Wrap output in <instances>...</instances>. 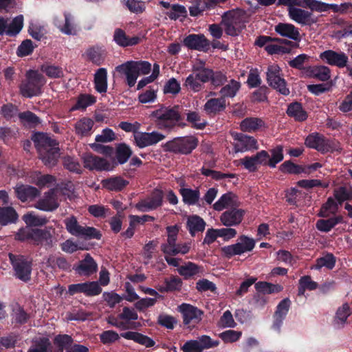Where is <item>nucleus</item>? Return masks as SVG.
Masks as SVG:
<instances>
[{
	"mask_svg": "<svg viewBox=\"0 0 352 352\" xmlns=\"http://www.w3.org/2000/svg\"><path fill=\"white\" fill-rule=\"evenodd\" d=\"M116 70L125 75L130 87L135 85L140 75L148 74L151 70V65L148 61H127L116 67Z\"/></svg>",
	"mask_w": 352,
	"mask_h": 352,
	"instance_id": "obj_1",
	"label": "nucleus"
},
{
	"mask_svg": "<svg viewBox=\"0 0 352 352\" xmlns=\"http://www.w3.org/2000/svg\"><path fill=\"white\" fill-rule=\"evenodd\" d=\"M46 83L45 77L37 71L30 70L26 74V80L20 86L21 94L26 98L38 96Z\"/></svg>",
	"mask_w": 352,
	"mask_h": 352,
	"instance_id": "obj_2",
	"label": "nucleus"
},
{
	"mask_svg": "<svg viewBox=\"0 0 352 352\" xmlns=\"http://www.w3.org/2000/svg\"><path fill=\"white\" fill-rule=\"evenodd\" d=\"M246 13L241 9H236L226 12L222 17V25L225 32L230 36H236L245 22Z\"/></svg>",
	"mask_w": 352,
	"mask_h": 352,
	"instance_id": "obj_3",
	"label": "nucleus"
},
{
	"mask_svg": "<svg viewBox=\"0 0 352 352\" xmlns=\"http://www.w3.org/2000/svg\"><path fill=\"white\" fill-rule=\"evenodd\" d=\"M305 145L321 153L338 151L341 149L340 143L336 140L326 139L318 133L309 134L305 139Z\"/></svg>",
	"mask_w": 352,
	"mask_h": 352,
	"instance_id": "obj_4",
	"label": "nucleus"
},
{
	"mask_svg": "<svg viewBox=\"0 0 352 352\" xmlns=\"http://www.w3.org/2000/svg\"><path fill=\"white\" fill-rule=\"evenodd\" d=\"M64 223L67 232L72 235L85 239H100L101 237V234L98 230L93 227L80 226L74 216L66 218L64 220Z\"/></svg>",
	"mask_w": 352,
	"mask_h": 352,
	"instance_id": "obj_5",
	"label": "nucleus"
},
{
	"mask_svg": "<svg viewBox=\"0 0 352 352\" xmlns=\"http://www.w3.org/2000/svg\"><path fill=\"white\" fill-rule=\"evenodd\" d=\"M152 116L160 129L172 127L179 120L176 107H162L152 113Z\"/></svg>",
	"mask_w": 352,
	"mask_h": 352,
	"instance_id": "obj_6",
	"label": "nucleus"
},
{
	"mask_svg": "<svg viewBox=\"0 0 352 352\" xmlns=\"http://www.w3.org/2000/svg\"><path fill=\"white\" fill-rule=\"evenodd\" d=\"M254 239L245 235H242L239 238L238 241L235 244L224 246L221 248V251L225 256L232 257L250 252L254 249Z\"/></svg>",
	"mask_w": 352,
	"mask_h": 352,
	"instance_id": "obj_7",
	"label": "nucleus"
},
{
	"mask_svg": "<svg viewBox=\"0 0 352 352\" xmlns=\"http://www.w3.org/2000/svg\"><path fill=\"white\" fill-rule=\"evenodd\" d=\"M197 146V140L193 136L175 138L165 144L167 151L182 154H188Z\"/></svg>",
	"mask_w": 352,
	"mask_h": 352,
	"instance_id": "obj_8",
	"label": "nucleus"
},
{
	"mask_svg": "<svg viewBox=\"0 0 352 352\" xmlns=\"http://www.w3.org/2000/svg\"><path fill=\"white\" fill-rule=\"evenodd\" d=\"M267 80L270 86L283 95H288L289 90L287 87L286 82L281 74L280 67L276 64L268 67L267 71Z\"/></svg>",
	"mask_w": 352,
	"mask_h": 352,
	"instance_id": "obj_9",
	"label": "nucleus"
},
{
	"mask_svg": "<svg viewBox=\"0 0 352 352\" xmlns=\"http://www.w3.org/2000/svg\"><path fill=\"white\" fill-rule=\"evenodd\" d=\"M9 258L13 266L16 277L25 282L29 280L32 273L31 262L23 256H16L10 254Z\"/></svg>",
	"mask_w": 352,
	"mask_h": 352,
	"instance_id": "obj_10",
	"label": "nucleus"
},
{
	"mask_svg": "<svg viewBox=\"0 0 352 352\" xmlns=\"http://www.w3.org/2000/svg\"><path fill=\"white\" fill-rule=\"evenodd\" d=\"M219 344L218 341L213 340L210 336L203 335L196 340H187L182 346L183 352H203Z\"/></svg>",
	"mask_w": 352,
	"mask_h": 352,
	"instance_id": "obj_11",
	"label": "nucleus"
},
{
	"mask_svg": "<svg viewBox=\"0 0 352 352\" xmlns=\"http://www.w3.org/2000/svg\"><path fill=\"white\" fill-rule=\"evenodd\" d=\"M287 12L292 21L302 26H311L318 22V18L311 12L298 6L290 8Z\"/></svg>",
	"mask_w": 352,
	"mask_h": 352,
	"instance_id": "obj_12",
	"label": "nucleus"
},
{
	"mask_svg": "<svg viewBox=\"0 0 352 352\" xmlns=\"http://www.w3.org/2000/svg\"><path fill=\"white\" fill-rule=\"evenodd\" d=\"M179 311L182 314L184 324L189 329L195 327L201 320L202 311L194 306L182 304L179 306Z\"/></svg>",
	"mask_w": 352,
	"mask_h": 352,
	"instance_id": "obj_13",
	"label": "nucleus"
},
{
	"mask_svg": "<svg viewBox=\"0 0 352 352\" xmlns=\"http://www.w3.org/2000/svg\"><path fill=\"white\" fill-rule=\"evenodd\" d=\"M23 25V16L19 15L10 22L8 18L0 15V36L4 34L10 36H16L21 30Z\"/></svg>",
	"mask_w": 352,
	"mask_h": 352,
	"instance_id": "obj_14",
	"label": "nucleus"
},
{
	"mask_svg": "<svg viewBox=\"0 0 352 352\" xmlns=\"http://www.w3.org/2000/svg\"><path fill=\"white\" fill-rule=\"evenodd\" d=\"M133 138L135 144L139 148H144L158 143L163 140L165 136L157 131L151 133L138 131L133 134Z\"/></svg>",
	"mask_w": 352,
	"mask_h": 352,
	"instance_id": "obj_15",
	"label": "nucleus"
},
{
	"mask_svg": "<svg viewBox=\"0 0 352 352\" xmlns=\"http://www.w3.org/2000/svg\"><path fill=\"white\" fill-rule=\"evenodd\" d=\"M320 59L326 63L343 68L346 66L349 60L347 55L343 52L326 50L320 54Z\"/></svg>",
	"mask_w": 352,
	"mask_h": 352,
	"instance_id": "obj_16",
	"label": "nucleus"
},
{
	"mask_svg": "<svg viewBox=\"0 0 352 352\" xmlns=\"http://www.w3.org/2000/svg\"><path fill=\"white\" fill-rule=\"evenodd\" d=\"M58 189H52L46 192L43 197L39 199L35 207L43 211H52L58 207Z\"/></svg>",
	"mask_w": 352,
	"mask_h": 352,
	"instance_id": "obj_17",
	"label": "nucleus"
},
{
	"mask_svg": "<svg viewBox=\"0 0 352 352\" xmlns=\"http://www.w3.org/2000/svg\"><path fill=\"white\" fill-rule=\"evenodd\" d=\"M232 135L234 140L233 145L236 153H242L258 148L257 142L253 137L238 133H232Z\"/></svg>",
	"mask_w": 352,
	"mask_h": 352,
	"instance_id": "obj_18",
	"label": "nucleus"
},
{
	"mask_svg": "<svg viewBox=\"0 0 352 352\" xmlns=\"http://www.w3.org/2000/svg\"><path fill=\"white\" fill-rule=\"evenodd\" d=\"M244 214L243 210L234 207L223 212L219 219L221 223L226 227L235 226L241 223Z\"/></svg>",
	"mask_w": 352,
	"mask_h": 352,
	"instance_id": "obj_19",
	"label": "nucleus"
},
{
	"mask_svg": "<svg viewBox=\"0 0 352 352\" xmlns=\"http://www.w3.org/2000/svg\"><path fill=\"white\" fill-rule=\"evenodd\" d=\"M82 160L84 166L89 170H110L112 169L111 163L107 160L91 153L85 154Z\"/></svg>",
	"mask_w": 352,
	"mask_h": 352,
	"instance_id": "obj_20",
	"label": "nucleus"
},
{
	"mask_svg": "<svg viewBox=\"0 0 352 352\" xmlns=\"http://www.w3.org/2000/svg\"><path fill=\"white\" fill-rule=\"evenodd\" d=\"M101 287L97 282H87L70 285L68 287V292L70 295L78 293H83L86 296H96L101 292Z\"/></svg>",
	"mask_w": 352,
	"mask_h": 352,
	"instance_id": "obj_21",
	"label": "nucleus"
},
{
	"mask_svg": "<svg viewBox=\"0 0 352 352\" xmlns=\"http://www.w3.org/2000/svg\"><path fill=\"white\" fill-rule=\"evenodd\" d=\"M291 307V300L288 298H284L277 305L276 309L273 316V324L272 329L276 331H279L286 316Z\"/></svg>",
	"mask_w": 352,
	"mask_h": 352,
	"instance_id": "obj_22",
	"label": "nucleus"
},
{
	"mask_svg": "<svg viewBox=\"0 0 352 352\" xmlns=\"http://www.w3.org/2000/svg\"><path fill=\"white\" fill-rule=\"evenodd\" d=\"M54 25L65 34H76V26L72 16L69 13L56 16L54 20Z\"/></svg>",
	"mask_w": 352,
	"mask_h": 352,
	"instance_id": "obj_23",
	"label": "nucleus"
},
{
	"mask_svg": "<svg viewBox=\"0 0 352 352\" xmlns=\"http://www.w3.org/2000/svg\"><path fill=\"white\" fill-rule=\"evenodd\" d=\"M184 44L199 51H206L210 47V41L203 34H190L184 39Z\"/></svg>",
	"mask_w": 352,
	"mask_h": 352,
	"instance_id": "obj_24",
	"label": "nucleus"
},
{
	"mask_svg": "<svg viewBox=\"0 0 352 352\" xmlns=\"http://www.w3.org/2000/svg\"><path fill=\"white\" fill-rule=\"evenodd\" d=\"M35 146L38 153L46 150H50L52 147H58V143L55 140L52 139L47 134L43 133H35L32 137Z\"/></svg>",
	"mask_w": 352,
	"mask_h": 352,
	"instance_id": "obj_25",
	"label": "nucleus"
},
{
	"mask_svg": "<svg viewBox=\"0 0 352 352\" xmlns=\"http://www.w3.org/2000/svg\"><path fill=\"white\" fill-rule=\"evenodd\" d=\"M35 146L38 153L46 150H50L52 147H58V143L55 140L52 139L47 134L43 133H35L32 137Z\"/></svg>",
	"mask_w": 352,
	"mask_h": 352,
	"instance_id": "obj_26",
	"label": "nucleus"
},
{
	"mask_svg": "<svg viewBox=\"0 0 352 352\" xmlns=\"http://www.w3.org/2000/svg\"><path fill=\"white\" fill-rule=\"evenodd\" d=\"M162 195L160 192L154 193L151 197L139 201L136 208L141 212H148L156 209L162 205Z\"/></svg>",
	"mask_w": 352,
	"mask_h": 352,
	"instance_id": "obj_27",
	"label": "nucleus"
},
{
	"mask_svg": "<svg viewBox=\"0 0 352 352\" xmlns=\"http://www.w3.org/2000/svg\"><path fill=\"white\" fill-rule=\"evenodd\" d=\"M14 191L18 199L23 202L32 200L40 194V191L36 188L21 184L16 186Z\"/></svg>",
	"mask_w": 352,
	"mask_h": 352,
	"instance_id": "obj_28",
	"label": "nucleus"
},
{
	"mask_svg": "<svg viewBox=\"0 0 352 352\" xmlns=\"http://www.w3.org/2000/svg\"><path fill=\"white\" fill-rule=\"evenodd\" d=\"M239 206V201L235 195L232 192L223 194L214 204L213 208L217 211H221L229 208Z\"/></svg>",
	"mask_w": 352,
	"mask_h": 352,
	"instance_id": "obj_29",
	"label": "nucleus"
},
{
	"mask_svg": "<svg viewBox=\"0 0 352 352\" xmlns=\"http://www.w3.org/2000/svg\"><path fill=\"white\" fill-rule=\"evenodd\" d=\"M97 264L89 254L80 261L79 264L74 267L76 272L80 276H88L97 271Z\"/></svg>",
	"mask_w": 352,
	"mask_h": 352,
	"instance_id": "obj_30",
	"label": "nucleus"
},
{
	"mask_svg": "<svg viewBox=\"0 0 352 352\" xmlns=\"http://www.w3.org/2000/svg\"><path fill=\"white\" fill-rule=\"evenodd\" d=\"M275 31L282 36L298 41L300 38L298 28L293 24L280 23L275 26Z\"/></svg>",
	"mask_w": 352,
	"mask_h": 352,
	"instance_id": "obj_31",
	"label": "nucleus"
},
{
	"mask_svg": "<svg viewBox=\"0 0 352 352\" xmlns=\"http://www.w3.org/2000/svg\"><path fill=\"white\" fill-rule=\"evenodd\" d=\"M344 222V217L342 215H336L327 219L318 220L316 226L318 230L324 232H328L336 225Z\"/></svg>",
	"mask_w": 352,
	"mask_h": 352,
	"instance_id": "obj_32",
	"label": "nucleus"
},
{
	"mask_svg": "<svg viewBox=\"0 0 352 352\" xmlns=\"http://www.w3.org/2000/svg\"><path fill=\"white\" fill-rule=\"evenodd\" d=\"M226 107V99L222 98H211L208 100L204 106V111L208 114H217L223 111Z\"/></svg>",
	"mask_w": 352,
	"mask_h": 352,
	"instance_id": "obj_33",
	"label": "nucleus"
},
{
	"mask_svg": "<svg viewBox=\"0 0 352 352\" xmlns=\"http://www.w3.org/2000/svg\"><path fill=\"white\" fill-rule=\"evenodd\" d=\"M129 184L128 181L122 177H111L102 181V186L111 191H120Z\"/></svg>",
	"mask_w": 352,
	"mask_h": 352,
	"instance_id": "obj_34",
	"label": "nucleus"
},
{
	"mask_svg": "<svg viewBox=\"0 0 352 352\" xmlns=\"http://www.w3.org/2000/svg\"><path fill=\"white\" fill-rule=\"evenodd\" d=\"M29 182L34 184L39 188L49 187L54 182V178L50 175H42L39 172H32L28 175Z\"/></svg>",
	"mask_w": 352,
	"mask_h": 352,
	"instance_id": "obj_35",
	"label": "nucleus"
},
{
	"mask_svg": "<svg viewBox=\"0 0 352 352\" xmlns=\"http://www.w3.org/2000/svg\"><path fill=\"white\" fill-rule=\"evenodd\" d=\"M121 336L125 339L133 340L146 347H151L155 344V342L151 338L138 332L127 331L122 333Z\"/></svg>",
	"mask_w": 352,
	"mask_h": 352,
	"instance_id": "obj_36",
	"label": "nucleus"
},
{
	"mask_svg": "<svg viewBox=\"0 0 352 352\" xmlns=\"http://www.w3.org/2000/svg\"><path fill=\"white\" fill-rule=\"evenodd\" d=\"M114 41L120 46L127 47L138 43L140 38L138 36L128 37L123 30L117 29L114 32Z\"/></svg>",
	"mask_w": 352,
	"mask_h": 352,
	"instance_id": "obj_37",
	"label": "nucleus"
},
{
	"mask_svg": "<svg viewBox=\"0 0 352 352\" xmlns=\"http://www.w3.org/2000/svg\"><path fill=\"white\" fill-rule=\"evenodd\" d=\"M40 158L45 165L52 167L54 166L60 156L58 147H52L50 150H46L39 153Z\"/></svg>",
	"mask_w": 352,
	"mask_h": 352,
	"instance_id": "obj_38",
	"label": "nucleus"
},
{
	"mask_svg": "<svg viewBox=\"0 0 352 352\" xmlns=\"http://www.w3.org/2000/svg\"><path fill=\"white\" fill-rule=\"evenodd\" d=\"M339 204L333 197H329L327 201L322 204L318 215L322 217H328L330 215L336 216Z\"/></svg>",
	"mask_w": 352,
	"mask_h": 352,
	"instance_id": "obj_39",
	"label": "nucleus"
},
{
	"mask_svg": "<svg viewBox=\"0 0 352 352\" xmlns=\"http://www.w3.org/2000/svg\"><path fill=\"white\" fill-rule=\"evenodd\" d=\"M95 88L99 93H105L107 89V72L104 68L97 70L94 77Z\"/></svg>",
	"mask_w": 352,
	"mask_h": 352,
	"instance_id": "obj_40",
	"label": "nucleus"
},
{
	"mask_svg": "<svg viewBox=\"0 0 352 352\" xmlns=\"http://www.w3.org/2000/svg\"><path fill=\"white\" fill-rule=\"evenodd\" d=\"M264 126V122L258 118H247L240 124L241 129L245 132H254Z\"/></svg>",
	"mask_w": 352,
	"mask_h": 352,
	"instance_id": "obj_41",
	"label": "nucleus"
},
{
	"mask_svg": "<svg viewBox=\"0 0 352 352\" xmlns=\"http://www.w3.org/2000/svg\"><path fill=\"white\" fill-rule=\"evenodd\" d=\"M206 223L199 216H190L187 220V226L192 236H194L197 232H202L205 228Z\"/></svg>",
	"mask_w": 352,
	"mask_h": 352,
	"instance_id": "obj_42",
	"label": "nucleus"
},
{
	"mask_svg": "<svg viewBox=\"0 0 352 352\" xmlns=\"http://www.w3.org/2000/svg\"><path fill=\"white\" fill-rule=\"evenodd\" d=\"M308 74L314 78H316L322 81L327 80L330 78V69L327 66L310 67L307 69Z\"/></svg>",
	"mask_w": 352,
	"mask_h": 352,
	"instance_id": "obj_43",
	"label": "nucleus"
},
{
	"mask_svg": "<svg viewBox=\"0 0 352 352\" xmlns=\"http://www.w3.org/2000/svg\"><path fill=\"white\" fill-rule=\"evenodd\" d=\"M94 126V121L88 118H83L76 123L75 131L76 134L80 136L90 135Z\"/></svg>",
	"mask_w": 352,
	"mask_h": 352,
	"instance_id": "obj_44",
	"label": "nucleus"
},
{
	"mask_svg": "<svg viewBox=\"0 0 352 352\" xmlns=\"http://www.w3.org/2000/svg\"><path fill=\"white\" fill-rule=\"evenodd\" d=\"M18 219V214L12 207H0V223L2 225L15 223Z\"/></svg>",
	"mask_w": 352,
	"mask_h": 352,
	"instance_id": "obj_45",
	"label": "nucleus"
},
{
	"mask_svg": "<svg viewBox=\"0 0 352 352\" xmlns=\"http://www.w3.org/2000/svg\"><path fill=\"white\" fill-rule=\"evenodd\" d=\"M183 201L188 205H195L198 202L200 193L197 189L182 188L179 190Z\"/></svg>",
	"mask_w": 352,
	"mask_h": 352,
	"instance_id": "obj_46",
	"label": "nucleus"
},
{
	"mask_svg": "<svg viewBox=\"0 0 352 352\" xmlns=\"http://www.w3.org/2000/svg\"><path fill=\"white\" fill-rule=\"evenodd\" d=\"M167 230V241L161 246L162 251L165 253L166 250H168L175 245L179 232V227L177 226H168Z\"/></svg>",
	"mask_w": 352,
	"mask_h": 352,
	"instance_id": "obj_47",
	"label": "nucleus"
},
{
	"mask_svg": "<svg viewBox=\"0 0 352 352\" xmlns=\"http://www.w3.org/2000/svg\"><path fill=\"white\" fill-rule=\"evenodd\" d=\"M241 87L239 82L235 80H231L227 85L223 86L221 90L220 94L221 97L226 99V98H234Z\"/></svg>",
	"mask_w": 352,
	"mask_h": 352,
	"instance_id": "obj_48",
	"label": "nucleus"
},
{
	"mask_svg": "<svg viewBox=\"0 0 352 352\" xmlns=\"http://www.w3.org/2000/svg\"><path fill=\"white\" fill-rule=\"evenodd\" d=\"M287 113L289 116L293 117L297 121H304L307 117L301 104L298 102L291 104L287 108Z\"/></svg>",
	"mask_w": 352,
	"mask_h": 352,
	"instance_id": "obj_49",
	"label": "nucleus"
},
{
	"mask_svg": "<svg viewBox=\"0 0 352 352\" xmlns=\"http://www.w3.org/2000/svg\"><path fill=\"white\" fill-rule=\"evenodd\" d=\"M256 289L264 294H273V293H278L283 291V287L278 284H272L267 282H258L255 284Z\"/></svg>",
	"mask_w": 352,
	"mask_h": 352,
	"instance_id": "obj_50",
	"label": "nucleus"
},
{
	"mask_svg": "<svg viewBox=\"0 0 352 352\" xmlns=\"http://www.w3.org/2000/svg\"><path fill=\"white\" fill-rule=\"evenodd\" d=\"M351 314L349 305L347 303L340 307L336 314L335 322L339 327H343L346 322L348 317Z\"/></svg>",
	"mask_w": 352,
	"mask_h": 352,
	"instance_id": "obj_51",
	"label": "nucleus"
},
{
	"mask_svg": "<svg viewBox=\"0 0 352 352\" xmlns=\"http://www.w3.org/2000/svg\"><path fill=\"white\" fill-rule=\"evenodd\" d=\"M23 220L30 228L45 225L47 220L43 217L36 215L34 212H28L23 216Z\"/></svg>",
	"mask_w": 352,
	"mask_h": 352,
	"instance_id": "obj_52",
	"label": "nucleus"
},
{
	"mask_svg": "<svg viewBox=\"0 0 352 352\" xmlns=\"http://www.w3.org/2000/svg\"><path fill=\"white\" fill-rule=\"evenodd\" d=\"M193 71L196 73L197 76L199 78L201 83L210 81L212 76V70L205 68L203 66V63L200 62L193 66Z\"/></svg>",
	"mask_w": 352,
	"mask_h": 352,
	"instance_id": "obj_53",
	"label": "nucleus"
},
{
	"mask_svg": "<svg viewBox=\"0 0 352 352\" xmlns=\"http://www.w3.org/2000/svg\"><path fill=\"white\" fill-rule=\"evenodd\" d=\"M41 69L51 78H60L64 75L62 67L54 65H43Z\"/></svg>",
	"mask_w": 352,
	"mask_h": 352,
	"instance_id": "obj_54",
	"label": "nucleus"
},
{
	"mask_svg": "<svg viewBox=\"0 0 352 352\" xmlns=\"http://www.w3.org/2000/svg\"><path fill=\"white\" fill-rule=\"evenodd\" d=\"M199 267L191 262H188L186 265L178 268L179 274L185 278H190L191 276L199 274Z\"/></svg>",
	"mask_w": 352,
	"mask_h": 352,
	"instance_id": "obj_55",
	"label": "nucleus"
},
{
	"mask_svg": "<svg viewBox=\"0 0 352 352\" xmlns=\"http://www.w3.org/2000/svg\"><path fill=\"white\" fill-rule=\"evenodd\" d=\"M336 258L331 254H327L320 258H318L316 261V265L312 267V269L320 270V268L325 267L328 269H332L335 266Z\"/></svg>",
	"mask_w": 352,
	"mask_h": 352,
	"instance_id": "obj_56",
	"label": "nucleus"
},
{
	"mask_svg": "<svg viewBox=\"0 0 352 352\" xmlns=\"http://www.w3.org/2000/svg\"><path fill=\"white\" fill-rule=\"evenodd\" d=\"M96 102V98L91 95L84 94L78 97V100L74 106L71 108V111L78 109H85L87 107L93 104Z\"/></svg>",
	"mask_w": 352,
	"mask_h": 352,
	"instance_id": "obj_57",
	"label": "nucleus"
},
{
	"mask_svg": "<svg viewBox=\"0 0 352 352\" xmlns=\"http://www.w3.org/2000/svg\"><path fill=\"white\" fill-rule=\"evenodd\" d=\"M132 155V151L129 146L125 144H120L116 148V158L121 164L127 162Z\"/></svg>",
	"mask_w": 352,
	"mask_h": 352,
	"instance_id": "obj_58",
	"label": "nucleus"
},
{
	"mask_svg": "<svg viewBox=\"0 0 352 352\" xmlns=\"http://www.w3.org/2000/svg\"><path fill=\"white\" fill-rule=\"evenodd\" d=\"M186 14L187 11L185 7L178 4H173L171 6V9L166 12V15L173 20H182L186 16Z\"/></svg>",
	"mask_w": 352,
	"mask_h": 352,
	"instance_id": "obj_59",
	"label": "nucleus"
},
{
	"mask_svg": "<svg viewBox=\"0 0 352 352\" xmlns=\"http://www.w3.org/2000/svg\"><path fill=\"white\" fill-rule=\"evenodd\" d=\"M50 346L49 340L42 338L35 340L28 352H48Z\"/></svg>",
	"mask_w": 352,
	"mask_h": 352,
	"instance_id": "obj_60",
	"label": "nucleus"
},
{
	"mask_svg": "<svg viewBox=\"0 0 352 352\" xmlns=\"http://www.w3.org/2000/svg\"><path fill=\"white\" fill-rule=\"evenodd\" d=\"M19 118L24 125L28 126H35L40 122L38 118L30 111L19 113Z\"/></svg>",
	"mask_w": 352,
	"mask_h": 352,
	"instance_id": "obj_61",
	"label": "nucleus"
},
{
	"mask_svg": "<svg viewBox=\"0 0 352 352\" xmlns=\"http://www.w3.org/2000/svg\"><path fill=\"white\" fill-rule=\"evenodd\" d=\"M331 6V5L317 0H305L303 8H308L313 11L322 12L327 11Z\"/></svg>",
	"mask_w": 352,
	"mask_h": 352,
	"instance_id": "obj_62",
	"label": "nucleus"
},
{
	"mask_svg": "<svg viewBox=\"0 0 352 352\" xmlns=\"http://www.w3.org/2000/svg\"><path fill=\"white\" fill-rule=\"evenodd\" d=\"M103 55V51L98 47H92L86 51L87 58L97 65H100L102 62Z\"/></svg>",
	"mask_w": 352,
	"mask_h": 352,
	"instance_id": "obj_63",
	"label": "nucleus"
},
{
	"mask_svg": "<svg viewBox=\"0 0 352 352\" xmlns=\"http://www.w3.org/2000/svg\"><path fill=\"white\" fill-rule=\"evenodd\" d=\"M73 339L68 335H58L54 339V344L59 347L58 352H63V349L67 352V348L72 344Z\"/></svg>",
	"mask_w": 352,
	"mask_h": 352,
	"instance_id": "obj_64",
	"label": "nucleus"
}]
</instances>
